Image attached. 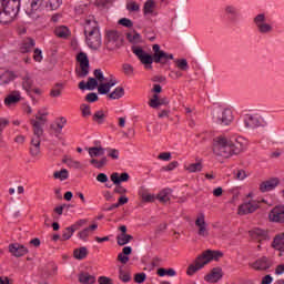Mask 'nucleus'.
<instances>
[{
	"mask_svg": "<svg viewBox=\"0 0 284 284\" xmlns=\"http://www.w3.org/2000/svg\"><path fill=\"white\" fill-rule=\"evenodd\" d=\"M195 227H197L199 236H210V230L207 223H205V215L200 214L195 220Z\"/></svg>",
	"mask_w": 284,
	"mask_h": 284,
	"instance_id": "nucleus-14",
	"label": "nucleus"
},
{
	"mask_svg": "<svg viewBox=\"0 0 284 284\" xmlns=\"http://www.w3.org/2000/svg\"><path fill=\"white\" fill-rule=\"evenodd\" d=\"M273 223H284V206H275L268 214Z\"/></svg>",
	"mask_w": 284,
	"mask_h": 284,
	"instance_id": "nucleus-17",
	"label": "nucleus"
},
{
	"mask_svg": "<svg viewBox=\"0 0 284 284\" xmlns=\"http://www.w3.org/2000/svg\"><path fill=\"white\" fill-rule=\"evenodd\" d=\"M273 281H274V278L272 277V275H265V276L262 278L261 284H272Z\"/></svg>",
	"mask_w": 284,
	"mask_h": 284,
	"instance_id": "nucleus-64",
	"label": "nucleus"
},
{
	"mask_svg": "<svg viewBox=\"0 0 284 284\" xmlns=\"http://www.w3.org/2000/svg\"><path fill=\"white\" fill-rule=\"evenodd\" d=\"M234 176L237 181H245L247 179V173L244 170H237L234 172Z\"/></svg>",
	"mask_w": 284,
	"mask_h": 284,
	"instance_id": "nucleus-51",
	"label": "nucleus"
},
{
	"mask_svg": "<svg viewBox=\"0 0 284 284\" xmlns=\"http://www.w3.org/2000/svg\"><path fill=\"white\" fill-rule=\"evenodd\" d=\"M158 159H160V161H170V159H172V153L171 152L160 153Z\"/></svg>",
	"mask_w": 284,
	"mask_h": 284,
	"instance_id": "nucleus-60",
	"label": "nucleus"
},
{
	"mask_svg": "<svg viewBox=\"0 0 284 284\" xmlns=\"http://www.w3.org/2000/svg\"><path fill=\"white\" fill-rule=\"evenodd\" d=\"M152 50L154 52L153 55H150V53L145 52L140 47H134L132 52L146 69H152V63H162L165 65L169 60L174 59L172 53L161 50V45L159 44H153Z\"/></svg>",
	"mask_w": 284,
	"mask_h": 284,
	"instance_id": "nucleus-1",
	"label": "nucleus"
},
{
	"mask_svg": "<svg viewBox=\"0 0 284 284\" xmlns=\"http://www.w3.org/2000/svg\"><path fill=\"white\" fill-rule=\"evenodd\" d=\"M77 59L80 63L79 77H88V73L90 72V60L88 59V54L80 52Z\"/></svg>",
	"mask_w": 284,
	"mask_h": 284,
	"instance_id": "nucleus-13",
	"label": "nucleus"
},
{
	"mask_svg": "<svg viewBox=\"0 0 284 284\" xmlns=\"http://www.w3.org/2000/svg\"><path fill=\"white\" fill-rule=\"evenodd\" d=\"M105 41L108 50H116L123 43V38L118 31L111 30L106 32Z\"/></svg>",
	"mask_w": 284,
	"mask_h": 284,
	"instance_id": "nucleus-11",
	"label": "nucleus"
},
{
	"mask_svg": "<svg viewBox=\"0 0 284 284\" xmlns=\"http://www.w3.org/2000/svg\"><path fill=\"white\" fill-rule=\"evenodd\" d=\"M43 8V0H28L26 13L32 17L34 12H41Z\"/></svg>",
	"mask_w": 284,
	"mask_h": 284,
	"instance_id": "nucleus-16",
	"label": "nucleus"
},
{
	"mask_svg": "<svg viewBox=\"0 0 284 284\" xmlns=\"http://www.w3.org/2000/svg\"><path fill=\"white\" fill-rule=\"evenodd\" d=\"M106 152V156H110V159H113L114 161L119 160V150L106 148L104 149V153Z\"/></svg>",
	"mask_w": 284,
	"mask_h": 284,
	"instance_id": "nucleus-41",
	"label": "nucleus"
},
{
	"mask_svg": "<svg viewBox=\"0 0 284 284\" xmlns=\"http://www.w3.org/2000/svg\"><path fill=\"white\" fill-rule=\"evenodd\" d=\"M79 281L83 284H94L97 283V277H94V275H90L89 273H81L79 275Z\"/></svg>",
	"mask_w": 284,
	"mask_h": 284,
	"instance_id": "nucleus-31",
	"label": "nucleus"
},
{
	"mask_svg": "<svg viewBox=\"0 0 284 284\" xmlns=\"http://www.w3.org/2000/svg\"><path fill=\"white\" fill-rule=\"evenodd\" d=\"M21 101V92L12 91L7 98L4 99V104L10 106L14 105V103H19Z\"/></svg>",
	"mask_w": 284,
	"mask_h": 284,
	"instance_id": "nucleus-24",
	"label": "nucleus"
},
{
	"mask_svg": "<svg viewBox=\"0 0 284 284\" xmlns=\"http://www.w3.org/2000/svg\"><path fill=\"white\" fill-rule=\"evenodd\" d=\"M185 170H187V172L191 173L201 172V170H203V164H201V162L191 163L187 166H185Z\"/></svg>",
	"mask_w": 284,
	"mask_h": 284,
	"instance_id": "nucleus-37",
	"label": "nucleus"
},
{
	"mask_svg": "<svg viewBox=\"0 0 284 284\" xmlns=\"http://www.w3.org/2000/svg\"><path fill=\"white\" fill-rule=\"evenodd\" d=\"M88 152L91 159H94L97 156H103V154H105V149L101 146H92L88 149Z\"/></svg>",
	"mask_w": 284,
	"mask_h": 284,
	"instance_id": "nucleus-30",
	"label": "nucleus"
},
{
	"mask_svg": "<svg viewBox=\"0 0 284 284\" xmlns=\"http://www.w3.org/2000/svg\"><path fill=\"white\" fill-rule=\"evenodd\" d=\"M260 204H261V201L252 199V193H250L245 199L244 203L240 205L239 214L241 215L252 214V212H256V210H258Z\"/></svg>",
	"mask_w": 284,
	"mask_h": 284,
	"instance_id": "nucleus-10",
	"label": "nucleus"
},
{
	"mask_svg": "<svg viewBox=\"0 0 284 284\" xmlns=\"http://www.w3.org/2000/svg\"><path fill=\"white\" fill-rule=\"evenodd\" d=\"M223 257V253L221 251H212L206 250L204 251L196 260L194 264H191L187 268V275L194 276L199 270H203L207 263L211 261H219V258Z\"/></svg>",
	"mask_w": 284,
	"mask_h": 284,
	"instance_id": "nucleus-5",
	"label": "nucleus"
},
{
	"mask_svg": "<svg viewBox=\"0 0 284 284\" xmlns=\"http://www.w3.org/2000/svg\"><path fill=\"white\" fill-rule=\"evenodd\" d=\"M126 10L129 12H140L141 11V6H139V3L134 2V1H129L126 3Z\"/></svg>",
	"mask_w": 284,
	"mask_h": 284,
	"instance_id": "nucleus-42",
	"label": "nucleus"
},
{
	"mask_svg": "<svg viewBox=\"0 0 284 284\" xmlns=\"http://www.w3.org/2000/svg\"><path fill=\"white\" fill-rule=\"evenodd\" d=\"M250 265L253 270H256L257 272H265L266 270H270V267H272V260L267 256H262Z\"/></svg>",
	"mask_w": 284,
	"mask_h": 284,
	"instance_id": "nucleus-12",
	"label": "nucleus"
},
{
	"mask_svg": "<svg viewBox=\"0 0 284 284\" xmlns=\"http://www.w3.org/2000/svg\"><path fill=\"white\" fill-rule=\"evenodd\" d=\"M150 108H159L160 105H163V102H161V99H159V94H153L152 99L149 101Z\"/></svg>",
	"mask_w": 284,
	"mask_h": 284,
	"instance_id": "nucleus-38",
	"label": "nucleus"
},
{
	"mask_svg": "<svg viewBox=\"0 0 284 284\" xmlns=\"http://www.w3.org/2000/svg\"><path fill=\"white\" fill-rule=\"evenodd\" d=\"M97 181L99 183H108V175L105 173H100L97 175Z\"/></svg>",
	"mask_w": 284,
	"mask_h": 284,
	"instance_id": "nucleus-62",
	"label": "nucleus"
},
{
	"mask_svg": "<svg viewBox=\"0 0 284 284\" xmlns=\"http://www.w3.org/2000/svg\"><path fill=\"white\" fill-rule=\"evenodd\" d=\"M145 278H148V275H145V273H136L134 275V281L135 283H139V284L144 283Z\"/></svg>",
	"mask_w": 284,
	"mask_h": 284,
	"instance_id": "nucleus-56",
	"label": "nucleus"
},
{
	"mask_svg": "<svg viewBox=\"0 0 284 284\" xmlns=\"http://www.w3.org/2000/svg\"><path fill=\"white\" fill-rule=\"evenodd\" d=\"M213 119L220 125H230L234 121L232 109L215 108L213 110Z\"/></svg>",
	"mask_w": 284,
	"mask_h": 284,
	"instance_id": "nucleus-8",
	"label": "nucleus"
},
{
	"mask_svg": "<svg viewBox=\"0 0 284 284\" xmlns=\"http://www.w3.org/2000/svg\"><path fill=\"white\" fill-rule=\"evenodd\" d=\"M128 40L131 43H141V34L133 32V33H128Z\"/></svg>",
	"mask_w": 284,
	"mask_h": 284,
	"instance_id": "nucleus-46",
	"label": "nucleus"
},
{
	"mask_svg": "<svg viewBox=\"0 0 284 284\" xmlns=\"http://www.w3.org/2000/svg\"><path fill=\"white\" fill-rule=\"evenodd\" d=\"M120 26H123L124 28H132L133 23L132 20L128 18H122L119 20Z\"/></svg>",
	"mask_w": 284,
	"mask_h": 284,
	"instance_id": "nucleus-57",
	"label": "nucleus"
},
{
	"mask_svg": "<svg viewBox=\"0 0 284 284\" xmlns=\"http://www.w3.org/2000/svg\"><path fill=\"white\" fill-rule=\"evenodd\" d=\"M224 12L230 17L231 22L234 23L236 21V18L241 14V11L239 10V7L234 4H226L224 7Z\"/></svg>",
	"mask_w": 284,
	"mask_h": 284,
	"instance_id": "nucleus-22",
	"label": "nucleus"
},
{
	"mask_svg": "<svg viewBox=\"0 0 284 284\" xmlns=\"http://www.w3.org/2000/svg\"><path fill=\"white\" fill-rule=\"evenodd\" d=\"M111 181L114 183V185H121V183H128L130 181V174L128 173H112L111 174Z\"/></svg>",
	"mask_w": 284,
	"mask_h": 284,
	"instance_id": "nucleus-23",
	"label": "nucleus"
},
{
	"mask_svg": "<svg viewBox=\"0 0 284 284\" xmlns=\"http://www.w3.org/2000/svg\"><path fill=\"white\" fill-rule=\"evenodd\" d=\"M170 194H172V190L164 189L158 194V200L160 203H168L170 201Z\"/></svg>",
	"mask_w": 284,
	"mask_h": 284,
	"instance_id": "nucleus-34",
	"label": "nucleus"
},
{
	"mask_svg": "<svg viewBox=\"0 0 284 284\" xmlns=\"http://www.w3.org/2000/svg\"><path fill=\"white\" fill-rule=\"evenodd\" d=\"M64 162L68 165V168H72L73 170H81V162L77 160L67 159Z\"/></svg>",
	"mask_w": 284,
	"mask_h": 284,
	"instance_id": "nucleus-43",
	"label": "nucleus"
},
{
	"mask_svg": "<svg viewBox=\"0 0 284 284\" xmlns=\"http://www.w3.org/2000/svg\"><path fill=\"white\" fill-rule=\"evenodd\" d=\"M278 179L272 178L270 180H266L260 184V190L262 192H272V190H275L278 186Z\"/></svg>",
	"mask_w": 284,
	"mask_h": 284,
	"instance_id": "nucleus-20",
	"label": "nucleus"
},
{
	"mask_svg": "<svg viewBox=\"0 0 284 284\" xmlns=\"http://www.w3.org/2000/svg\"><path fill=\"white\" fill-rule=\"evenodd\" d=\"M45 116H48V112L39 111L36 115V120L31 119V125L33 128V136L31 139L30 148L31 156H39V154H41V136L43 135Z\"/></svg>",
	"mask_w": 284,
	"mask_h": 284,
	"instance_id": "nucleus-3",
	"label": "nucleus"
},
{
	"mask_svg": "<svg viewBox=\"0 0 284 284\" xmlns=\"http://www.w3.org/2000/svg\"><path fill=\"white\" fill-rule=\"evenodd\" d=\"M81 111L83 116H90V114H92L90 111V105L87 104L81 105Z\"/></svg>",
	"mask_w": 284,
	"mask_h": 284,
	"instance_id": "nucleus-61",
	"label": "nucleus"
},
{
	"mask_svg": "<svg viewBox=\"0 0 284 284\" xmlns=\"http://www.w3.org/2000/svg\"><path fill=\"white\" fill-rule=\"evenodd\" d=\"M70 174L68 173V171L65 169H62L61 171H55L53 173V178L54 179H59L60 181H65V179H68Z\"/></svg>",
	"mask_w": 284,
	"mask_h": 284,
	"instance_id": "nucleus-40",
	"label": "nucleus"
},
{
	"mask_svg": "<svg viewBox=\"0 0 284 284\" xmlns=\"http://www.w3.org/2000/svg\"><path fill=\"white\" fill-rule=\"evenodd\" d=\"M98 92L99 94H108V92H110V89L105 83H100V85L98 87Z\"/></svg>",
	"mask_w": 284,
	"mask_h": 284,
	"instance_id": "nucleus-58",
	"label": "nucleus"
},
{
	"mask_svg": "<svg viewBox=\"0 0 284 284\" xmlns=\"http://www.w3.org/2000/svg\"><path fill=\"white\" fill-rule=\"evenodd\" d=\"M253 23L260 34H272V32H274V23L270 21L265 13L255 16Z\"/></svg>",
	"mask_w": 284,
	"mask_h": 284,
	"instance_id": "nucleus-7",
	"label": "nucleus"
},
{
	"mask_svg": "<svg viewBox=\"0 0 284 284\" xmlns=\"http://www.w3.org/2000/svg\"><path fill=\"white\" fill-rule=\"evenodd\" d=\"M105 119V113H103V111H97L93 114V121H95L97 123H103Z\"/></svg>",
	"mask_w": 284,
	"mask_h": 284,
	"instance_id": "nucleus-50",
	"label": "nucleus"
},
{
	"mask_svg": "<svg viewBox=\"0 0 284 284\" xmlns=\"http://www.w3.org/2000/svg\"><path fill=\"white\" fill-rule=\"evenodd\" d=\"M272 248L277 250L280 252L278 256H283L284 252V233H280L275 235L272 242Z\"/></svg>",
	"mask_w": 284,
	"mask_h": 284,
	"instance_id": "nucleus-19",
	"label": "nucleus"
},
{
	"mask_svg": "<svg viewBox=\"0 0 284 284\" xmlns=\"http://www.w3.org/2000/svg\"><path fill=\"white\" fill-rule=\"evenodd\" d=\"M32 48H34V41L31 38H27L23 40L20 50L22 53H26V52H30Z\"/></svg>",
	"mask_w": 284,
	"mask_h": 284,
	"instance_id": "nucleus-33",
	"label": "nucleus"
},
{
	"mask_svg": "<svg viewBox=\"0 0 284 284\" xmlns=\"http://www.w3.org/2000/svg\"><path fill=\"white\" fill-rule=\"evenodd\" d=\"M21 2L19 0H0V23H11L14 21Z\"/></svg>",
	"mask_w": 284,
	"mask_h": 284,
	"instance_id": "nucleus-6",
	"label": "nucleus"
},
{
	"mask_svg": "<svg viewBox=\"0 0 284 284\" xmlns=\"http://www.w3.org/2000/svg\"><path fill=\"white\" fill-rule=\"evenodd\" d=\"M123 94H125V90L121 87H118L114 89L113 92H111L109 94V98L116 100V99H121V97H123Z\"/></svg>",
	"mask_w": 284,
	"mask_h": 284,
	"instance_id": "nucleus-36",
	"label": "nucleus"
},
{
	"mask_svg": "<svg viewBox=\"0 0 284 284\" xmlns=\"http://www.w3.org/2000/svg\"><path fill=\"white\" fill-rule=\"evenodd\" d=\"M21 79V85L22 90H26L27 92H32V88H34V79L32 78V74L30 72L24 71L20 75Z\"/></svg>",
	"mask_w": 284,
	"mask_h": 284,
	"instance_id": "nucleus-15",
	"label": "nucleus"
},
{
	"mask_svg": "<svg viewBox=\"0 0 284 284\" xmlns=\"http://www.w3.org/2000/svg\"><path fill=\"white\" fill-rule=\"evenodd\" d=\"M175 63L179 70H182L184 72L190 69V65L187 64V60L185 59L176 60Z\"/></svg>",
	"mask_w": 284,
	"mask_h": 284,
	"instance_id": "nucleus-45",
	"label": "nucleus"
},
{
	"mask_svg": "<svg viewBox=\"0 0 284 284\" xmlns=\"http://www.w3.org/2000/svg\"><path fill=\"white\" fill-rule=\"evenodd\" d=\"M204 278L207 283H217V281L223 278V270L221 267H215Z\"/></svg>",
	"mask_w": 284,
	"mask_h": 284,
	"instance_id": "nucleus-21",
	"label": "nucleus"
},
{
	"mask_svg": "<svg viewBox=\"0 0 284 284\" xmlns=\"http://www.w3.org/2000/svg\"><path fill=\"white\" fill-rule=\"evenodd\" d=\"M54 34L59 37V39H68L70 37V29L65 26L55 27Z\"/></svg>",
	"mask_w": 284,
	"mask_h": 284,
	"instance_id": "nucleus-29",
	"label": "nucleus"
},
{
	"mask_svg": "<svg viewBox=\"0 0 284 284\" xmlns=\"http://www.w3.org/2000/svg\"><path fill=\"white\" fill-rule=\"evenodd\" d=\"M99 227L98 224H92L89 227H85L84 230L80 231L78 233V239H80V241H88V236H90V234H92V232H94V230H97Z\"/></svg>",
	"mask_w": 284,
	"mask_h": 284,
	"instance_id": "nucleus-27",
	"label": "nucleus"
},
{
	"mask_svg": "<svg viewBox=\"0 0 284 284\" xmlns=\"http://www.w3.org/2000/svg\"><path fill=\"white\" fill-rule=\"evenodd\" d=\"M244 145L239 140L232 141L227 140L225 136H219L215 139L213 146V152L217 156H223V159H230L232 154H241L243 152Z\"/></svg>",
	"mask_w": 284,
	"mask_h": 284,
	"instance_id": "nucleus-2",
	"label": "nucleus"
},
{
	"mask_svg": "<svg viewBox=\"0 0 284 284\" xmlns=\"http://www.w3.org/2000/svg\"><path fill=\"white\" fill-rule=\"evenodd\" d=\"M9 124H10V121H8L6 118L0 119V143H1V136L3 134V130H6V128H8Z\"/></svg>",
	"mask_w": 284,
	"mask_h": 284,
	"instance_id": "nucleus-52",
	"label": "nucleus"
},
{
	"mask_svg": "<svg viewBox=\"0 0 284 284\" xmlns=\"http://www.w3.org/2000/svg\"><path fill=\"white\" fill-rule=\"evenodd\" d=\"M99 284H113L112 280L110 277L101 276L98 280Z\"/></svg>",
	"mask_w": 284,
	"mask_h": 284,
	"instance_id": "nucleus-63",
	"label": "nucleus"
},
{
	"mask_svg": "<svg viewBox=\"0 0 284 284\" xmlns=\"http://www.w3.org/2000/svg\"><path fill=\"white\" fill-rule=\"evenodd\" d=\"M93 74L95 77V81H99V83H103V81H108L103 75V71H101V69H95Z\"/></svg>",
	"mask_w": 284,
	"mask_h": 284,
	"instance_id": "nucleus-48",
	"label": "nucleus"
},
{
	"mask_svg": "<svg viewBox=\"0 0 284 284\" xmlns=\"http://www.w3.org/2000/svg\"><path fill=\"white\" fill-rule=\"evenodd\" d=\"M88 223L87 220H79L78 222H75L73 225L69 226L73 233L77 232V230H81V227H83V225H85Z\"/></svg>",
	"mask_w": 284,
	"mask_h": 284,
	"instance_id": "nucleus-49",
	"label": "nucleus"
},
{
	"mask_svg": "<svg viewBox=\"0 0 284 284\" xmlns=\"http://www.w3.org/2000/svg\"><path fill=\"white\" fill-rule=\"evenodd\" d=\"M85 43L90 50H99L101 48L102 39L99 24L94 18H89L84 23Z\"/></svg>",
	"mask_w": 284,
	"mask_h": 284,
	"instance_id": "nucleus-4",
	"label": "nucleus"
},
{
	"mask_svg": "<svg viewBox=\"0 0 284 284\" xmlns=\"http://www.w3.org/2000/svg\"><path fill=\"white\" fill-rule=\"evenodd\" d=\"M132 235L125 233V234H119L116 236V241H118V245H128V243H130V241H132Z\"/></svg>",
	"mask_w": 284,
	"mask_h": 284,
	"instance_id": "nucleus-35",
	"label": "nucleus"
},
{
	"mask_svg": "<svg viewBox=\"0 0 284 284\" xmlns=\"http://www.w3.org/2000/svg\"><path fill=\"white\" fill-rule=\"evenodd\" d=\"M119 278L122 280L123 283H130L132 277L130 276L129 272L124 271L123 268H120Z\"/></svg>",
	"mask_w": 284,
	"mask_h": 284,
	"instance_id": "nucleus-44",
	"label": "nucleus"
},
{
	"mask_svg": "<svg viewBox=\"0 0 284 284\" xmlns=\"http://www.w3.org/2000/svg\"><path fill=\"white\" fill-rule=\"evenodd\" d=\"M17 75L12 71H4L0 74V85H8L11 81H14Z\"/></svg>",
	"mask_w": 284,
	"mask_h": 284,
	"instance_id": "nucleus-28",
	"label": "nucleus"
},
{
	"mask_svg": "<svg viewBox=\"0 0 284 284\" xmlns=\"http://www.w3.org/2000/svg\"><path fill=\"white\" fill-rule=\"evenodd\" d=\"M67 120L65 118H61L60 122H58L57 124L51 125V129L54 131L53 135L55 136V139H58V141H61V132L63 130V126L65 125Z\"/></svg>",
	"mask_w": 284,
	"mask_h": 284,
	"instance_id": "nucleus-25",
	"label": "nucleus"
},
{
	"mask_svg": "<svg viewBox=\"0 0 284 284\" xmlns=\"http://www.w3.org/2000/svg\"><path fill=\"white\" fill-rule=\"evenodd\" d=\"M85 256H88V248L80 247L74 251V257L78 258L79 261L85 258Z\"/></svg>",
	"mask_w": 284,
	"mask_h": 284,
	"instance_id": "nucleus-39",
	"label": "nucleus"
},
{
	"mask_svg": "<svg viewBox=\"0 0 284 284\" xmlns=\"http://www.w3.org/2000/svg\"><path fill=\"white\" fill-rule=\"evenodd\" d=\"M250 235L254 241H258V243H261V241L267 240V231L265 230L255 229L250 232Z\"/></svg>",
	"mask_w": 284,
	"mask_h": 284,
	"instance_id": "nucleus-26",
	"label": "nucleus"
},
{
	"mask_svg": "<svg viewBox=\"0 0 284 284\" xmlns=\"http://www.w3.org/2000/svg\"><path fill=\"white\" fill-rule=\"evenodd\" d=\"M9 252L12 256L19 258L20 256H26L28 248L23 244L14 243L9 245Z\"/></svg>",
	"mask_w": 284,
	"mask_h": 284,
	"instance_id": "nucleus-18",
	"label": "nucleus"
},
{
	"mask_svg": "<svg viewBox=\"0 0 284 284\" xmlns=\"http://www.w3.org/2000/svg\"><path fill=\"white\" fill-rule=\"evenodd\" d=\"M142 200L145 201L146 203H152L154 202V195L148 193V192H144L142 193Z\"/></svg>",
	"mask_w": 284,
	"mask_h": 284,
	"instance_id": "nucleus-59",
	"label": "nucleus"
},
{
	"mask_svg": "<svg viewBox=\"0 0 284 284\" xmlns=\"http://www.w3.org/2000/svg\"><path fill=\"white\" fill-rule=\"evenodd\" d=\"M99 87V81L94 78H89L87 82V90H97Z\"/></svg>",
	"mask_w": 284,
	"mask_h": 284,
	"instance_id": "nucleus-47",
	"label": "nucleus"
},
{
	"mask_svg": "<svg viewBox=\"0 0 284 284\" xmlns=\"http://www.w3.org/2000/svg\"><path fill=\"white\" fill-rule=\"evenodd\" d=\"M244 125L248 130H254L255 128L267 125V122H265V119L258 113H248L244 115Z\"/></svg>",
	"mask_w": 284,
	"mask_h": 284,
	"instance_id": "nucleus-9",
	"label": "nucleus"
},
{
	"mask_svg": "<svg viewBox=\"0 0 284 284\" xmlns=\"http://www.w3.org/2000/svg\"><path fill=\"white\" fill-rule=\"evenodd\" d=\"M73 231L72 229L69 226L67 227L63 233H62V241H69V239H72V235H73Z\"/></svg>",
	"mask_w": 284,
	"mask_h": 284,
	"instance_id": "nucleus-54",
	"label": "nucleus"
},
{
	"mask_svg": "<svg viewBox=\"0 0 284 284\" xmlns=\"http://www.w3.org/2000/svg\"><path fill=\"white\" fill-rule=\"evenodd\" d=\"M154 10H156V2L154 0H148L143 7L144 14H154Z\"/></svg>",
	"mask_w": 284,
	"mask_h": 284,
	"instance_id": "nucleus-32",
	"label": "nucleus"
},
{
	"mask_svg": "<svg viewBox=\"0 0 284 284\" xmlns=\"http://www.w3.org/2000/svg\"><path fill=\"white\" fill-rule=\"evenodd\" d=\"M33 59L38 63H41V61H43V53L41 52V49H34Z\"/></svg>",
	"mask_w": 284,
	"mask_h": 284,
	"instance_id": "nucleus-55",
	"label": "nucleus"
},
{
	"mask_svg": "<svg viewBox=\"0 0 284 284\" xmlns=\"http://www.w3.org/2000/svg\"><path fill=\"white\" fill-rule=\"evenodd\" d=\"M122 69L126 77H132V74H134V68L132 67V64L125 63L123 64Z\"/></svg>",
	"mask_w": 284,
	"mask_h": 284,
	"instance_id": "nucleus-53",
	"label": "nucleus"
}]
</instances>
